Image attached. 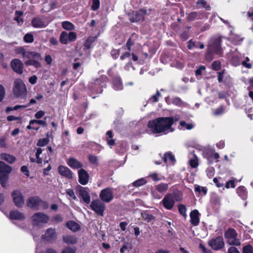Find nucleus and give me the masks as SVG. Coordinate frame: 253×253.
<instances>
[{"label": "nucleus", "instance_id": "nucleus-60", "mask_svg": "<svg viewBox=\"0 0 253 253\" xmlns=\"http://www.w3.org/2000/svg\"><path fill=\"white\" fill-rule=\"evenodd\" d=\"M225 69H223L221 71L217 73V74H218L217 80H218V83H220L223 82V76H224V74H225Z\"/></svg>", "mask_w": 253, "mask_h": 253}, {"label": "nucleus", "instance_id": "nucleus-37", "mask_svg": "<svg viewBox=\"0 0 253 253\" xmlns=\"http://www.w3.org/2000/svg\"><path fill=\"white\" fill-rule=\"evenodd\" d=\"M60 42L63 44H66L68 43V33L66 32L63 31L61 33L60 36Z\"/></svg>", "mask_w": 253, "mask_h": 253}, {"label": "nucleus", "instance_id": "nucleus-23", "mask_svg": "<svg viewBox=\"0 0 253 253\" xmlns=\"http://www.w3.org/2000/svg\"><path fill=\"white\" fill-rule=\"evenodd\" d=\"M237 195L243 200H246L248 197V192L244 186H240L236 189Z\"/></svg>", "mask_w": 253, "mask_h": 253}, {"label": "nucleus", "instance_id": "nucleus-8", "mask_svg": "<svg viewBox=\"0 0 253 253\" xmlns=\"http://www.w3.org/2000/svg\"><path fill=\"white\" fill-rule=\"evenodd\" d=\"M57 235L56 229L50 227L46 230L44 234L42 235V239L48 243H53L57 239Z\"/></svg>", "mask_w": 253, "mask_h": 253}, {"label": "nucleus", "instance_id": "nucleus-50", "mask_svg": "<svg viewBox=\"0 0 253 253\" xmlns=\"http://www.w3.org/2000/svg\"><path fill=\"white\" fill-rule=\"evenodd\" d=\"M76 251L77 248L76 247H66L62 250L61 253H76Z\"/></svg>", "mask_w": 253, "mask_h": 253}, {"label": "nucleus", "instance_id": "nucleus-22", "mask_svg": "<svg viewBox=\"0 0 253 253\" xmlns=\"http://www.w3.org/2000/svg\"><path fill=\"white\" fill-rule=\"evenodd\" d=\"M9 217L10 219L12 220H24L25 219L24 214L20 212L18 210L10 211Z\"/></svg>", "mask_w": 253, "mask_h": 253}, {"label": "nucleus", "instance_id": "nucleus-25", "mask_svg": "<svg viewBox=\"0 0 253 253\" xmlns=\"http://www.w3.org/2000/svg\"><path fill=\"white\" fill-rule=\"evenodd\" d=\"M66 227L73 232H76L81 229L79 224L74 220H69L66 223Z\"/></svg>", "mask_w": 253, "mask_h": 253}, {"label": "nucleus", "instance_id": "nucleus-29", "mask_svg": "<svg viewBox=\"0 0 253 253\" xmlns=\"http://www.w3.org/2000/svg\"><path fill=\"white\" fill-rule=\"evenodd\" d=\"M163 159L165 163H167L168 159L169 160V162L174 164L176 160L174 155L171 152H168L165 153Z\"/></svg>", "mask_w": 253, "mask_h": 253}, {"label": "nucleus", "instance_id": "nucleus-64", "mask_svg": "<svg viewBox=\"0 0 253 253\" xmlns=\"http://www.w3.org/2000/svg\"><path fill=\"white\" fill-rule=\"evenodd\" d=\"M199 248L201 249L203 253H212L211 250L207 249L202 244L200 243Z\"/></svg>", "mask_w": 253, "mask_h": 253}, {"label": "nucleus", "instance_id": "nucleus-17", "mask_svg": "<svg viewBox=\"0 0 253 253\" xmlns=\"http://www.w3.org/2000/svg\"><path fill=\"white\" fill-rule=\"evenodd\" d=\"M40 201L41 198L39 196H31L27 200V206L32 209H38L40 207Z\"/></svg>", "mask_w": 253, "mask_h": 253}, {"label": "nucleus", "instance_id": "nucleus-9", "mask_svg": "<svg viewBox=\"0 0 253 253\" xmlns=\"http://www.w3.org/2000/svg\"><path fill=\"white\" fill-rule=\"evenodd\" d=\"M13 202L16 207L22 208L24 204V198L19 190H13L11 194Z\"/></svg>", "mask_w": 253, "mask_h": 253}, {"label": "nucleus", "instance_id": "nucleus-39", "mask_svg": "<svg viewBox=\"0 0 253 253\" xmlns=\"http://www.w3.org/2000/svg\"><path fill=\"white\" fill-rule=\"evenodd\" d=\"M63 221V217L61 214H56L52 216L51 221L53 223L62 222Z\"/></svg>", "mask_w": 253, "mask_h": 253}, {"label": "nucleus", "instance_id": "nucleus-12", "mask_svg": "<svg viewBox=\"0 0 253 253\" xmlns=\"http://www.w3.org/2000/svg\"><path fill=\"white\" fill-rule=\"evenodd\" d=\"M161 203L166 209L171 210L172 209L175 202L172 194H167L165 196Z\"/></svg>", "mask_w": 253, "mask_h": 253}, {"label": "nucleus", "instance_id": "nucleus-53", "mask_svg": "<svg viewBox=\"0 0 253 253\" xmlns=\"http://www.w3.org/2000/svg\"><path fill=\"white\" fill-rule=\"evenodd\" d=\"M134 36V34L131 35V37L128 39L126 46L128 51L131 50V47L134 45V42L132 40L131 38Z\"/></svg>", "mask_w": 253, "mask_h": 253}, {"label": "nucleus", "instance_id": "nucleus-24", "mask_svg": "<svg viewBox=\"0 0 253 253\" xmlns=\"http://www.w3.org/2000/svg\"><path fill=\"white\" fill-rule=\"evenodd\" d=\"M33 27L36 28H44L47 24L39 17L33 18L31 21Z\"/></svg>", "mask_w": 253, "mask_h": 253}, {"label": "nucleus", "instance_id": "nucleus-43", "mask_svg": "<svg viewBox=\"0 0 253 253\" xmlns=\"http://www.w3.org/2000/svg\"><path fill=\"white\" fill-rule=\"evenodd\" d=\"M178 211L181 215L185 217L186 216V207L184 205L180 204L178 205Z\"/></svg>", "mask_w": 253, "mask_h": 253}, {"label": "nucleus", "instance_id": "nucleus-16", "mask_svg": "<svg viewBox=\"0 0 253 253\" xmlns=\"http://www.w3.org/2000/svg\"><path fill=\"white\" fill-rule=\"evenodd\" d=\"M13 70L17 74H21L23 73V64L19 59H13L10 63Z\"/></svg>", "mask_w": 253, "mask_h": 253}, {"label": "nucleus", "instance_id": "nucleus-40", "mask_svg": "<svg viewBox=\"0 0 253 253\" xmlns=\"http://www.w3.org/2000/svg\"><path fill=\"white\" fill-rule=\"evenodd\" d=\"M49 141L48 138V134H47V137L40 139L37 143V145L40 147H43L47 145Z\"/></svg>", "mask_w": 253, "mask_h": 253}, {"label": "nucleus", "instance_id": "nucleus-32", "mask_svg": "<svg viewBox=\"0 0 253 253\" xmlns=\"http://www.w3.org/2000/svg\"><path fill=\"white\" fill-rule=\"evenodd\" d=\"M168 184L161 183L155 186V189L160 193H164L168 190Z\"/></svg>", "mask_w": 253, "mask_h": 253}, {"label": "nucleus", "instance_id": "nucleus-35", "mask_svg": "<svg viewBox=\"0 0 253 253\" xmlns=\"http://www.w3.org/2000/svg\"><path fill=\"white\" fill-rule=\"evenodd\" d=\"M62 27L64 29L68 31L73 30L75 28L74 25L72 23L68 21H63L62 23Z\"/></svg>", "mask_w": 253, "mask_h": 253}, {"label": "nucleus", "instance_id": "nucleus-38", "mask_svg": "<svg viewBox=\"0 0 253 253\" xmlns=\"http://www.w3.org/2000/svg\"><path fill=\"white\" fill-rule=\"evenodd\" d=\"M225 107L224 105H220L217 108L213 110V114L215 116H219L224 113Z\"/></svg>", "mask_w": 253, "mask_h": 253}, {"label": "nucleus", "instance_id": "nucleus-31", "mask_svg": "<svg viewBox=\"0 0 253 253\" xmlns=\"http://www.w3.org/2000/svg\"><path fill=\"white\" fill-rule=\"evenodd\" d=\"M141 217L144 221L149 222L155 218L154 215L150 213L148 211H144L141 213Z\"/></svg>", "mask_w": 253, "mask_h": 253}, {"label": "nucleus", "instance_id": "nucleus-48", "mask_svg": "<svg viewBox=\"0 0 253 253\" xmlns=\"http://www.w3.org/2000/svg\"><path fill=\"white\" fill-rule=\"evenodd\" d=\"M100 5V2L99 0H92V5L91 8L93 11L97 10Z\"/></svg>", "mask_w": 253, "mask_h": 253}, {"label": "nucleus", "instance_id": "nucleus-19", "mask_svg": "<svg viewBox=\"0 0 253 253\" xmlns=\"http://www.w3.org/2000/svg\"><path fill=\"white\" fill-rule=\"evenodd\" d=\"M200 213L197 210H194L190 213V223L191 224L196 226L199 224L200 223Z\"/></svg>", "mask_w": 253, "mask_h": 253}, {"label": "nucleus", "instance_id": "nucleus-45", "mask_svg": "<svg viewBox=\"0 0 253 253\" xmlns=\"http://www.w3.org/2000/svg\"><path fill=\"white\" fill-rule=\"evenodd\" d=\"M172 103L178 107H182L184 104L183 101L178 97L173 98L172 99Z\"/></svg>", "mask_w": 253, "mask_h": 253}, {"label": "nucleus", "instance_id": "nucleus-49", "mask_svg": "<svg viewBox=\"0 0 253 253\" xmlns=\"http://www.w3.org/2000/svg\"><path fill=\"white\" fill-rule=\"evenodd\" d=\"M34 40L33 35L31 33H27L24 37V41L26 43H31Z\"/></svg>", "mask_w": 253, "mask_h": 253}, {"label": "nucleus", "instance_id": "nucleus-46", "mask_svg": "<svg viewBox=\"0 0 253 253\" xmlns=\"http://www.w3.org/2000/svg\"><path fill=\"white\" fill-rule=\"evenodd\" d=\"M189 165L192 168H196L199 165L198 158L195 156L193 159L189 160Z\"/></svg>", "mask_w": 253, "mask_h": 253}, {"label": "nucleus", "instance_id": "nucleus-1", "mask_svg": "<svg viewBox=\"0 0 253 253\" xmlns=\"http://www.w3.org/2000/svg\"><path fill=\"white\" fill-rule=\"evenodd\" d=\"M172 120L169 117H159L149 121L147 126L154 133H160L166 131L173 132L171 127Z\"/></svg>", "mask_w": 253, "mask_h": 253}, {"label": "nucleus", "instance_id": "nucleus-55", "mask_svg": "<svg viewBox=\"0 0 253 253\" xmlns=\"http://www.w3.org/2000/svg\"><path fill=\"white\" fill-rule=\"evenodd\" d=\"M195 191L199 193H203L204 195H206L207 193V188L206 187H200L197 186L195 187Z\"/></svg>", "mask_w": 253, "mask_h": 253}, {"label": "nucleus", "instance_id": "nucleus-44", "mask_svg": "<svg viewBox=\"0 0 253 253\" xmlns=\"http://www.w3.org/2000/svg\"><path fill=\"white\" fill-rule=\"evenodd\" d=\"M236 181H237L236 178H233V179H231L229 180V181H227L225 183V188L227 189H229L230 188H234L236 187Z\"/></svg>", "mask_w": 253, "mask_h": 253}, {"label": "nucleus", "instance_id": "nucleus-10", "mask_svg": "<svg viewBox=\"0 0 253 253\" xmlns=\"http://www.w3.org/2000/svg\"><path fill=\"white\" fill-rule=\"evenodd\" d=\"M99 197L104 202H110L114 198L113 192L112 188L110 187H107L102 189L100 192Z\"/></svg>", "mask_w": 253, "mask_h": 253}, {"label": "nucleus", "instance_id": "nucleus-57", "mask_svg": "<svg viewBox=\"0 0 253 253\" xmlns=\"http://www.w3.org/2000/svg\"><path fill=\"white\" fill-rule=\"evenodd\" d=\"M206 68L204 65H200L195 71V75L196 77L201 76L202 74V71L206 70Z\"/></svg>", "mask_w": 253, "mask_h": 253}, {"label": "nucleus", "instance_id": "nucleus-13", "mask_svg": "<svg viewBox=\"0 0 253 253\" xmlns=\"http://www.w3.org/2000/svg\"><path fill=\"white\" fill-rule=\"evenodd\" d=\"M147 13V10L143 8L138 11L134 12L129 18L131 22H136L144 19V16Z\"/></svg>", "mask_w": 253, "mask_h": 253}, {"label": "nucleus", "instance_id": "nucleus-14", "mask_svg": "<svg viewBox=\"0 0 253 253\" xmlns=\"http://www.w3.org/2000/svg\"><path fill=\"white\" fill-rule=\"evenodd\" d=\"M87 187H84L79 186L78 188V191L79 192V196H80L84 203L88 204L90 202V196L89 193L87 191Z\"/></svg>", "mask_w": 253, "mask_h": 253}, {"label": "nucleus", "instance_id": "nucleus-27", "mask_svg": "<svg viewBox=\"0 0 253 253\" xmlns=\"http://www.w3.org/2000/svg\"><path fill=\"white\" fill-rule=\"evenodd\" d=\"M112 84L115 90H119L123 88V83L119 77H115L113 79Z\"/></svg>", "mask_w": 253, "mask_h": 253}, {"label": "nucleus", "instance_id": "nucleus-56", "mask_svg": "<svg viewBox=\"0 0 253 253\" xmlns=\"http://www.w3.org/2000/svg\"><path fill=\"white\" fill-rule=\"evenodd\" d=\"M146 181L143 178H140L139 179H138L133 183V186L135 187H138L140 186H142L145 184Z\"/></svg>", "mask_w": 253, "mask_h": 253}, {"label": "nucleus", "instance_id": "nucleus-20", "mask_svg": "<svg viewBox=\"0 0 253 253\" xmlns=\"http://www.w3.org/2000/svg\"><path fill=\"white\" fill-rule=\"evenodd\" d=\"M204 154L209 160V164H211L212 162L209 160V159H214L216 160V162L219 161L218 159L219 158V155L218 153L215 152L213 149H208L205 150Z\"/></svg>", "mask_w": 253, "mask_h": 253}, {"label": "nucleus", "instance_id": "nucleus-28", "mask_svg": "<svg viewBox=\"0 0 253 253\" xmlns=\"http://www.w3.org/2000/svg\"><path fill=\"white\" fill-rule=\"evenodd\" d=\"M0 158L10 164H13L16 160L14 156L4 153L0 154Z\"/></svg>", "mask_w": 253, "mask_h": 253}, {"label": "nucleus", "instance_id": "nucleus-61", "mask_svg": "<svg viewBox=\"0 0 253 253\" xmlns=\"http://www.w3.org/2000/svg\"><path fill=\"white\" fill-rule=\"evenodd\" d=\"M40 207H41L42 210H45L48 208L49 204L47 202L42 201L41 199V201L40 202Z\"/></svg>", "mask_w": 253, "mask_h": 253}, {"label": "nucleus", "instance_id": "nucleus-42", "mask_svg": "<svg viewBox=\"0 0 253 253\" xmlns=\"http://www.w3.org/2000/svg\"><path fill=\"white\" fill-rule=\"evenodd\" d=\"M197 4L200 5L202 8H205L207 10L211 9L210 5L208 4L207 2L205 0H198Z\"/></svg>", "mask_w": 253, "mask_h": 253}, {"label": "nucleus", "instance_id": "nucleus-18", "mask_svg": "<svg viewBox=\"0 0 253 253\" xmlns=\"http://www.w3.org/2000/svg\"><path fill=\"white\" fill-rule=\"evenodd\" d=\"M58 171L59 173L68 179L73 178V172L66 166H59L58 168Z\"/></svg>", "mask_w": 253, "mask_h": 253}, {"label": "nucleus", "instance_id": "nucleus-21", "mask_svg": "<svg viewBox=\"0 0 253 253\" xmlns=\"http://www.w3.org/2000/svg\"><path fill=\"white\" fill-rule=\"evenodd\" d=\"M67 165L73 169H82L83 165L76 158L70 157L67 161Z\"/></svg>", "mask_w": 253, "mask_h": 253}, {"label": "nucleus", "instance_id": "nucleus-30", "mask_svg": "<svg viewBox=\"0 0 253 253\" xmlns=\"http://www.w3.org/2000/svg\"><path fill=\"white\" fill-rule=\"evenodd\" d=\"M96 37L93 36L88 37L85 42H84L83 46L86 49H89L90 48L91 44L93 42L95 41Z\"/></svg>", "mask_w": 253, "mask_h": 253}, {"label": "nucleus", "instance_id": "nucleus-59", "mask_svg": "<svg viewBox=\"0 0 253 253\" xmlns=\"http://www.w3.org/2000/svg\"><path fill=\"white\" fill-rule=\"evenodd\" d=\"M120 50L113 49L111 51V54L113 59H117L120 54Z\"/></svg>", "mask_w": 253, "mask_h": 253}, {"label": "nucleus", "instance_id": "nucleus-7", "mask_svg": "<svg viewBox=\"0 0 253 253\" xmlns=\"http://www.w3.org/2000/svg\"><path fill=\"white\" fill-rule=\"evenodd\" d=\"M90 209L94 211L97 214L103 216L105 210V204L97 199L92 200L90 205Z\"/></svg>", "mask_w": 253, "mask_h": 253}, {"label": "nucleus", "instance_id": "nucleus-6", "mask_svg": "<svg viewBox=\"0 0 253 253\" xmlns=\"http://www.w3.org/2000/svg\"><path fill=\"white\" fill-rule=\"evenodd\" d=\"M33 224L35 226H39L41 223H47L49 220V216L42 212L35 213L31 217Z\"/></svg>", "mask_w": 253, "mask_h": 253}, {"label": "nucleus", "instance_id": "nucleus-15", "mask_svg": "<svg viewBox=\"0 0 253 253\" xmlns=\"http://www.w3.org/2000/svg\"><path fill=\"white\" fill-rule=\"evenodd\" d=\"M78 172L79 183L83 185L87 184L89 179L88 172L83 169H79Z\"/></svg>", "mask_w": 253, "mask_h": 253}, {"label": "nucleus", "instance_id": "nucleus-52", "mask_svg": "<svg viewBox=\"0 0 253 253\" xmlns=\"http://www.w3.org/2000/svg\"><path fill=\"white\" fill-rule=\"evenodd\" d=\"M242 253H253V247L250 244L244 246Z\"/></svg>", "mask_w": 253, "mask_h": 253}, {"label": "nucleus", "instance_id": "nucleus-54", "mask_svg": "<svg viewBox=\"0 0 253 253\" xmlns=\"http://www.w3.org/2000/svg\"><path fill=\"white\" fill-rule=\"evenodd\" d=\"M68 38L69 42H75L77 39V34L74 32H71L68 34Z\"/></svg>", "mask_w": 253, "mask_h": 253}, {"label": "nucleus", "instance_id": "nucleus-58", "mask_svg": "<svg viewBox=\"0 0 253 253\" xmlns=\"http://www.w3.org/2000/svg\"><path fill=\"white\" fill-rule=\"evenodd\" d=\"M179 124L180 126L186 127L188 130L191 129L193 127V125L192 124H187L185 121L180 122Z\"/></svg>", "mask_w": 253, "mask_h": 253}, {"label": "nucleus", "instance_id": "nucleus-2", "mask_svg": "<svg viewBox=\"0 0 253 253\" xmlns=\"http://www.w3.org/2000/svg\"><path fill=\"white\" fill-rule=\"evenodd\" d=\"M222 40L220 37L213 40L208 46L205 58L208 62L211 61L214 58V55L222 56L223 50L221 47Z\"/></svg>", "mask_w": 253, "mask_h": 253}, {"label": "nucleus", "instance_id": "nucleus-63", "mask_svg": "<svg viewBox=\"0 0 253 253\" xmlns=\"http://www.w3.org/2000/svg\"><path fill=\"white\" fill-rule=\"evenodd\" d=\"M161 96V93L159 91V90H157L156 94L152 95L150 99H153V102H157L159 100V97Z\"/></svg>", "mask_w": 253, "mask_h": 253}, {"label": "nucleus", "instance_id": "nucleus-3", "mask_svg": "<svg viewBox=\"0 0 253 253\" xmlns=\"http://www.w3.org/2000/svg\"><path fill=\"white\" fill-rule=\"evenodd\" d=\"M12 171V168L2 161H0V182L2 187H6L9 174Z\"/></svg>", "mask_w": 253, "mask_h": 253}, {"label": "nucleus", "instance_id": "nucleus-5", "mask_svg": "<svg viewBox=\"0 0 253 253\" xmlns=\"http://www.w3.org/2000/svg\"><path fill=\"white\" fill-rule=\"evenodd\" d=\"M13 93L17 97H21L27 93V89L25 84L21 79H17L14 81Z\"/></svg>", "mask_w": 253, "mask_h": 253}, {"label": "nucleus", "instance_id": "nucleus-34", "mask_svg": "<svg viewBox=\"0 0 253 253\" xmlns=\"http://www.w3.org/2000/svg\"><path fill=\"white\" fill-rule=\"evenodd\" d=\"M25 64L27 66H33L36 68H40L41 67V63L34 59H29L26 60Z\"/></svg>", "mask_w": 253, "mask_h": 253}, {"label": "nucleus", "instance_id": "nucleus-4", "mask_svg": "<svg viewBox=\"0 0 253 253\" xmlns=\"http://www.w3.org/2000/svg\"><path fill=\"white\" fill-rule=\"evenodd\" d=\"M106 79V77H101L100 78L94 80L93 82L89 84L88 88L94 93H101L103 88L105 85Z\"/></svg>", "mask_w": 253, "mask_h": 253}, {"label": "nucleus", "instance_id": "nucleus-51", "mask_svg": "<svg viewBox=\"0 0 253 253\" xmlns=\"http://www.w3.org/2000/svg\"><path fill=\"white\" fill-rule=\"evenodd\" d=\"M198 16V12L196 11L191 12L187 16V20L192 21L195 20Z\"/></svg>", "mask_w": 253, "mask_h": 253}, {"label": "nucleus", "instance_id": "nucleus-41", "mask_svg": "<svg viewBox=\"0 0 253 253\" xmlns=\"http://www.w3.org/2000/svg\"><path fill=\"white\" fill-rule=\"evenodd\" d=\"M88 159L90 163L96 166L98 165V160L97 157L93 155H89L88 156Z\"/></svg>", "mask_w": 253, "mask_h": 253}, {"label": "nucleus", "instance_id": "nucleus-47", "mask_svg": "<svg viewBox=\"0 0 253 253\" xmlns=\"http://www.w3.org/2000/svg\"><path fill=\"white\" fill-rule=\"evenodd\" d=\"M46 118V117L44 118V120H31L30 121V124L34 125V124H37L38 125H41L43 126H47V124L45 121Z\"/></svg>", "mask_w": 253, "mask_h": 253}, {"label": "nucleus", "instance_id": "nucleus-62", "mask_svg": "<svg viewBox=\"0 0 253 253\" xmlns=\"http://www.w3.org/2000/svg\"><path fill=\"white\" fill-rule=\"evenodd\" d=\"M20 170L23 172L26 176L29 177L30 176V172L28 170V167L26 166H23L21 167Z\"/></svg>", "mask_w": 253, "mask_h": 253}, {"label": "nucleus", "instance_id": "nucleus-11", "mask_svg": "<svg viewBox=\"0 0 253 253\" xmlns=\"http://www.w3.org/2000/svg\"><path fill=\"white\" fill-rule=\"evenodd\" d=\"M209 244L213 250L216 251L221 250L224 246L223 239L221 236L211 239L209 241Z\"/></svg>", "mask_w": 253, "mask_h": 253}, {"label": "nucleus", "instance_id": "nucleus-33", "mask_svg": "<svg viewBox=\"0 0 253 253\" xmlns=\"http://www.w3.org/2000/svg\"><path fill=\"white\" fill-rule=\"evenodd\" d=\"M238 234L236 230L233 228H229L227 230L225 236L229 239L236 238Z\"/></svg>", "mask_w": 253, "mask_h": 253}, {"label": "nucleus", "instance_id": "nucleus-26", "mask_svg": "<svg viewBox=\"0 0 253 253\" xmlns=\"http://www.w3.org/2000/svg\"><path fill=\"white\" fill-rule=\"evenodd\" d=\"M63 241L68 245H74L77 243L78 238L73 235H66L63 236Z\"/></svg>", "mask_w": 253, "mask_h": 253}, {"label": "nucleus", "instance_id": "nucleus-36", "mask_svg": "<svg viewBox=\"0 0 253 253\" xmlns=\"http://www.w3.org/2000/svg\"><path fill=\"white\" fill-rule=\"evenodd\" d=\"M222 67L221 63L219 60L214 61L211 65L212 70L218 71L221 70Z\"/></svg>", "mask_w": 253, "mask_h": 253}]
</instances>
